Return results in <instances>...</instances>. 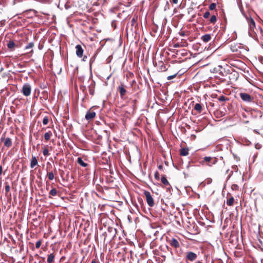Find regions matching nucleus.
<instances>
[{"mask_svg": "<svg viewBox=\"0 0 263 263\" xmlns=\"http://www.w3.org/2000/svg\"><path fill=\"white\" fill-rule=\"evenodd\" d=\"M57 191L55 189H52L49 192L50 195L55 196L57 195Z\"/></svg>", "mask_w": 263, "mask_h": 263, "instance_id": "obj_30", "label": "nucleus"}, {"mask_svg": "<svg viewBox=\"0 0 263 263\" xmlns=\"http://www.w3.org/2000/svg\"><path fill=\"white\" fill-rule=\"evenodd\" d=\"M87 57L86 55H84V57H83V59H82V61H86L87 60Z\"/></svg>", "mask_w": 263, "mask_h": 263, "instance_id": "obj_44", "label": "nucleus"}, {"mask_svg": "<svg viewBox=\"0 0 263 263\" xmlns=\"http://www.w3.org/2000/svg\"><path fill=\"white\" fill-rule=\"evenodd\" d=\"M218 100L220 102H223L227 100V98L224 96H221L218 98Z\"/></svg>", "mask_w": 263, "mask_h": 263, "instance_id": "obj_37", "label": "nucleus"}, {"mask_svg": "<svg viewBox=\"0 0 263 263\" xmlns=\"http://www.w3.org/2000/svg\"><path fill=\"white\" fill-rule=\"evenodd\" d=\"M12 145V142L10 138H7L5 139L4 141V145L7 147H9L11 146Z\"/></svg>", "mask_w": 263, "mask_h": 263, "instance_id": "obj_16", "label": "nucleus"}, {"mask_svg": "<svg viewBox=\"0 0 263 263\" xmlns=\"http://www.w3.org/2000/svg\"><path fill=\"white\" fill-rule=\"evenodd\" d=\"M179 263H182V262H180Z\"/></svg>", "mask_w": 263, "mask_h": 263, "instance_id": "obj_53", "label": "nucleus"}, {"mask_svg": "<svg viewBox=\"0 0 263 263\" xmlns=\"http://www.w3.org/2000/svg\"><path fill=\"white\" fill-rule=\"evenodd\" d=\"M242 202L244 203V206H246V201L244 200V198L242 199V200H240V201L238 202V200L236 199V201H235L234 203L236 204H237L239 206H242Z\"/></svg>", "mask_w": 263, "mask_h": 263, "instance_id": "obj_23", "label": "nucleus"}, {"mask_svg": "<svg viewBox=\"0 0 263 263\" xmlns=\"http://www.w3.org/2000/svg\"><path fill=\"white\" fill-rule=\"evenodd\" d=\"M162 168H163V166H162V165H159L158 166V168H159V170H161V169H162Z\"/></svg>", "mask_w": 263, "mask_h": 263, "instance_id": "obj_48", "label": "nucleus"}, {"mask_svg": "<svg viewBox=\"0 0 263 263\" xmlns=\"http://www.w3.org/2000/svg\"><path fill=\"white\" fill-rule=\"evenodd\" d=\"M210 15V13L209 11H206L203 14V16L204 18H207L209 17Z\"/></svg>", "mask_w": 263, "mask_h": 263, "instance_id": "obj_39", "label": "nucleus"}, {"mask_svg": "<svg viewBox=\"0 0 263 263\" xmlns=\"http://www.w3.org/2000/svg\"><path fill=\"white\" fill-rule=\"evenodd\" d=\"M117 90L119 91L120 97L122 99L125 98V96L127 92L126 90V86L123 83H121L117 88Z\"/></svg>", "mask_w": 263, "mask_h": 263, "instance_id": "obj_3", "label": "nucleus"}, {"mask_svg": "<svg viewBox=\"0 0 263 263\" xmlns=\"http://www.w3.org/2000/svg\"><path fill=\"white\" fill-rule=\"evenodd\" d=\"M168 243L170 246L176 249L180 247V243L179 241L175 238H173L168 240Z\"/></svg>", "mask_w": 263, "mask_h": 263, "instance_id": "obj_7", "label": "nucleus"}, {"mask_svg": "<svg viewBox=\"0 0 263 263\" xmlns=\"http://www.w3.org/2000/svg\"><path fill=\"white\" fill-rule=\"evenodd\" d=\"M51 135H52V133L50 131L46 133L44 135V138H45V140L47 141H48L50 139Z\"/></svg>", "mask_w": 263, "mask_h": 263, "instance_id": "obj_22", "label": "nucleus"}, {"mask_svg": "<svg viewBox=\"0 0 263 263\" xmlns=\"http://www.w3.org/2000/svg\"><path fill=\"white\" fill-rule=\"evenodd\" d=\"M138 199L139 201L140 202V200L142 199V198H138Z\"/></svg>", "mask_w": 263, "mask_h": 263, "instance_id": "obj_51", "label": "nucleus"}, {"mask_svg": "<svg viewBox=\"0 0 263 263\" xmlns=\"http://www.w3.org/2000/svg\"><path fill=\"white\" fill-rule=\"evenodd\" d=\"M235 202L234 198H228L227 200V204L229 206H232Z\"/></svg>", "mask_w": 263, "mask_h": 263, "instance_id": "obj_24", "label": "nucleus"}, {"mask_svg": "<svg viewBox=\"0 0 263 263\" xmlns=\"http://www.w3.org/2000/svg\"><path fill=\"white\" fill-rule=\"evenodd\" d=\"M37 163L38 162L35 156H32L30 163L31 168L34 167L36 165H37Z\"/></svg>", "mask_w": 263, "mask_h": 263, "instance_id": "obj_14", "label": "nucleus"}, {"mask_svg": "<svg viewBox=\"0 0 263 263\" xmlns=\"http://www.w3.org/2000/svg\"><path fill=\"white\" fill-rule=\"evenodd\" d=\"M217 162V159L215 157H205L201 163L202 164L205 163L207 165L211 166L212 165L216 164Z\"/></svg>", "mask_w": 263, "mask_h": 263, "instance_id": "obj_2", "label": "nucleus"}, {"mask_svg": "<svg viewBox=\"0 0 263 263\" xmlns=\"http://www.w3.org/2000/svg\"><path fill=\"white\" fill-rule=\"evenodd\" d=\"M7 47L10 50H13L14 47H15V44L12 41H9V42L7 44Z\"/></svg>", "mask_w": 263, "mask_h": 263, "instance_id": "obj_19", "label": "nucleus"}, {"mask_svg": "<svg viewBox=\"0 0 263 263\" xmlns=\"http://www.w3.org/2000/svg\"><path fill=\"white\" fill-rule=\"evenodd\" d=\"M247 21L250 31H254V28H255V23L254 20L251 17L247 18Z\"/></svg>", "mask_w": 263, "mask_h": 263, "instance_id": "obj_8", "label": "nucleus"}, {"mask_svg": "<svg viewBox=\"0 0 263 263\" xmlns=\"http://www.w3.org/2000/svg\"><path fill=\"white\" fill-rule=\"evenodd\" d=\"M91 62H92V60L91 59V60H90V65H91Z\"/></svg>", "mask_w": 263, "mask_h": 263, "instance_id": "obj_52", "label": "nucleus"}, {"mask_svg": "<svg viewBox=\"0 0 263 263\" xmlns=\"http://www.w3.org/2000/svg\"><path fill=\"white\" fill-rule=\"evenodd\" d=\"M10 187L7 182L5 183V191L6 196H8L7 193L10 191Z\"/></svg>", "mask_w": 263, "mask_h": 263, "instance_id": "obj_26", "label": "nucleus"}, {"mask_svg": "<svg viewBox=\"0 0 263 263\" xmlns=\"http://www.w3.org/2000/svg\"><path fill=\"white\" fill-rule=\"evenodd\" d=\"M77 162L81 166H83V167H86L87 165V164L85 163L83 160H82V159L80 157H79L78 158V160H77Z\"/></svg>", "mask_w": 263, "mask_h": 263, "instance_id": "obj_20", "label": "nucleus"}, {"mask_svg": "<svg viewBox=\"0 0 263 263\" xmlns=\"http://www.w3.org/2000/svg\"><path fill=\"white\" fill-rule=\"evenodd\" d=\"M131 103L132 104V106L133 107V110H134L136 107V100H132L131 101Z\"/></svg>", "mask_w": 263, "mask_h": 263, "instance_id": "obj_36", "label": "nucleus"}, {"mask_svg": "<svg viewBox=\"0 0 263 263\" xmlns=\"http://www.w3.org/2000/svg\"><path fill=\"white\" fill-rule=\"evenodd\" d=\"M76 54L79 58H82L83 55L84 50L80 45H77L76 46Z\"/></svg>", "mask_w": 263, "mask_h": 263, "instance_id": "obj_9", "label": "nucleus"}, {"mask_svg": "<svg viewBox=\"0 0 263 263\" xmlns=\"http://www.w3.org/2000/svg\"><path fill=\"white\" fill-rule=\"evenodd\" d=\"M188 31L180 30V31L179 32V34L181 36H184L187 35H189Z\"/></svg>", "mask_w": 263, "mask_h": 263, "instance_id": "obj_31", "label": "nucleus"}, {"mask_svg": "<svg viewBox=\"0 0 263 263\" xmlns=\"http://www.w3.org/2000/svg\"><path fill=\"white\" fill-rule=\"evenodd\" d=\"M161 180L162 183L163 184H164L165 185H167L169 184V183H168L167 180L166 179V177H165V176H162Z\"/></svg>", "mask_w": 263, "mask_h": 263, "instance_id": "obj_25", "label": "nucleus"}, {"mask_svg": "<svg viewBox=\"0 0 263 263\" xmlns=\"http://www.w3.org/2000/svg\"><path fill=\"white\" fill-rule=\"evenodd\" d=\"M2 172H3V167H2V166L0 165V176L2 175Z\"/></svg>", "mask_w": 263, "mask_h": 263, "instance_id": "obj_47", "label": "nucleus"}, {"mask_svg": "<svg viewBox=\"0 0 263 263\" xmlns=\"http://www.w3.org/2000/svg\"><path fill=\"white\" fill-rule=\"evenodd\" d=\"M189 151L188 148H181L180 149V155L182 156H186L189 155Z\"/></svg>", "mask_w": 263, "mask_h": 263, "instance_id": "obj_13", "label": "nucleus"}, {"mask_svg": "<svg viewBox=\"0 0 263 263\" xmlns=\"http://www.w3.org/2000/svg\"><path fill=\"white\" fill-rule=\"evenodd\" d=\"M177 74H175L174 75L168 76L167 78V80H171L174 78H175L176 77Z\"/></svg>", "mask_w": 263, "mask_h": 263, "instance_id": "obj_40", "label": "nucleus"}, {"mask_svg": "<svg viewBox=\"0 0 263 263\" xmlns=\"http://www.w3.org/2000/svg\"><path fill=\"white\" fill-rule=\"evenodd\" d=\"M197 255L196 253L193 252H188L186 253L185 256V260L187 263L188 261H193L196 259Z\"/></svg>", "mask_w": 263, "mask_h": 263, "instance_id": "obj_5", "label": "nucleus"}, {"mask_svg": "<svg viewBox=\"0 0 263 263\" xmlns=\"http://www.w3.org/2000/svg\"><path fill=\"white\" fill-rule=\"evenodd\" d=\"M146 197H151L149 193L146 192L145 194Z\"/></svg>", "mask_w": 263, "mask_h": 263, "instance_id": "obj_46", "label": "nucleus"}, {"mask_svg": "<svg viewBox=\"0 0 263 263\" xmlns=\"http://www.w3.org/2000/svg\"><path fill=\"white\" fill-rule=\"evenodd\" d=\"M180 43L181 47H187L188 46L187 42L184 39H182Z\"/></svg>", "mask_w": 263, "mask_h": 263, "instance_id": "obj_27", "label": "nucleus"}, {"mask_svg": "<svg viewBox=\"0 0 263 263\" xmlns=\"http://www.w3.org/2000/svg\"><path fill=\"white\" fill-rule=\"evenodd\" d=\"M91 263H97L96 259L92 260Z\"/></svg>", "mask_w": 263, "mask_h": 263, "instance_id": "obj_49", "label": "nucleus"}, {"mask_svg": "<svg viewBox=\"0 0 263 263\" xmlns=\"http://www.w3.org/2000/svg\"><path fill=\"white\" fill-rule=\"evenodd\" d=\"M41 243H42V241L41 240L37 241L35 244L36 248H37V249L40 248V247H41Z\"/></svg>", "mask_w": 263, "mask_h": 263, "instance_id": "obj_38", "label": "nucleus"}, {"mask_svg": "<svg viewBox=\"0 0 263 263\" xmlns=\"http://www.w3.org/2000/svg\"><path fill=\"white\" fill-rule=\"evenodd\" d=\"M154 176H155V178L156 180H159V174L158 172H155Z\"/></svg>", "mask_w": 263, "mask_h": 263, "instance_id": "obj_41", "label": "nucleus"}, {"mask_svg": "<svg viewBox=\"0 0 263 263\" xmlns=\"http://www.w3.org/2000/svg\"><path fill=\"white\" fill-rule=\"evenodd\" d=\"M49 119L47 116H45L43 120V124L44 125H47L48 123Z\"/></svg>", "mask_w": 263, "mask_h": 263, "instance_id": "obj_32", "label": "nucleus"}, {"mask_svg": "<svg viewBox=\"0 0 263 263\" xmlns=\"http://www.w3.org/2000/svg\"><path fill=\"white\" fill-rule=\"evenodd\" d=\"M174 4H177L178 3V0H170Z\"/></svg>", "mask_w": 263, "mask_h": 263, "instance_id": "obj_43", "label": "nucleus"}, {"mask_svg": "<svg viewBox=\"0 0 263 263\" xmlns=\"http://www.w3.org/2000/svg\"><path fill=\"white\" fill-rule=\"evenodd\" d=\"M31 87L30 84L26 83L24 84L22 89V92L25 96H29L30 95Z\"/></svg>", "mask_w": 263, "mask_h": 263, "instance_id": "obj_4", "label": "nucleus"}, {"mask_svg": "<svg viewBox=\"0 0 263 263\" xmlns=\"http://www.w3.org/2000/svg\"><path fill=\"white\" fill-rule=\"evenodd\" d=\"M89 93H90V95H93V94H94V90L90 89L89 90Z\"/></svg>", "mask_w": 263, "mask_h": 263, "instance_id": "obj_45", "label": "nucleus"}, {"mask_svg": "<svg viewBox=\"0 0 263 263\" xmlns=\"http://www.w3.org/2000/svg\"><path fill=\"white\" fill-rule=\"evenodd\" d=\"M217 21V17L215 15H212L210 19V23L211 24H215Z\"/></svg>", "mask_w": 263, "mask_h": 263, "instance_id": "obj_28", "label": "nucleus"}, {"mask_svg": "<svg viewBox=\"0 0 263 263\" xmlns=\"http://www.w3.org/2000/svg\"><path fill=\"white\" fill-rule=\"evenodd\" d=\"M55 258V254L54 253H51L48 255L47 262L48 263H52L54 261Z\"/></svg>", "mask_w": 263, "mask_h": 263, "instance_id": "obj_15", "label": "nucleus"}, {"mask_svg": "<svg viewBox=\"0 0 263 263\" xmlns=\"http://www.w3.org/2000/svg\"><path fill=\"white\" fill-rule=\"evenodd\" d=\"M165 200H164L163 198H161V202L162 203H163L165 204L166 206H174V205L172 203L168 202L167 200L169 199V198H165Z\"/></svg>", "mask_w": 263, "mask_h": 263, "instance_id": "obj_17", "label": "nucleus"}, {"mask_svg": "<svg viewBox=\"0 0 263 263\" xmlns=\"http://www.w3.org/2000/svg\"><path fill=\"white\" fill-rule=\"evenodd\" d=\"M47 177L50 180H52L54 178V174L52 172L47 173Z\"/></svg>", "mask_w": 263, "mask_h": 263, "instance_id": "obj_29", "label": "nucleus"}, {"mask_svg": "<svg viewBox=\"0 0 263 263\" xmlns=\"http://www.w3.org/2000/svg\"><path fill=\"white\" fill-rule=\"evenodd\" d=\"M117 234V230L116 228L109 227L106 232H104V235L105 236V239L108 238L109 239H114Z\"/></svg>", "mask_w": 263, "mask_h": 263, "instance_id": "obj_1", "label": "nucleus"}, {"mask_svg": "<svg viewBox=\"0 0 263 263\" xmlns=\"http://www.w3.org/2000/svg\"><path fill=\"white\" fill-rule=\"evenodd\" d=\"M201 40L204 43H207L211 40V35L210 34H206L202 36Z\"/></svg>", "mask_w": 263, "mask_h": 263, "instance_id": "obj_12", "label": "nucleus"}, {"mask_svg": "<svg viewBox=\"0 0 263 263\" xmlns=\"http://www.w3.org/2000/svg\"><path fill=\"white\" fill-rule=\"evenodd\" d=\"M159 70L161 71H164L167 70V68L166 67V66L165 64L163 62H160L159 63Z\"/></svg>", "mask_w": 263, "mask_h": 263, "instance_id": "obj_18", "label": "nucleus"}, {"mask_svg": "<svg viewBox=\"0 0 263 263\" xmlns=\"http://www.w3.org/2000/svg\"><path fill=\"white\" fill-rule=\"evenodd\" d=\"M240 97L243 101L246 102H249L252 101L251 96L247 93H240Z\"/></svg>", "mask_w": 263, "mask_h": 263, "instance_id": "obj_10", "label": "nucleus"}, {"mask_svg": "<svg viewBox=\"0 0 263 263\" xmlns=\"http://www.w3.org/2000/svg\"><path fill=\"white\" fill-rule=\"evenodd\" d=\"M216 5L215 3H212L209 6V9L210 10H213L216 8Z\"/></svg>", "mask_w": 263, "mask_h": 263, "instance_id": "obj_33", "label": "nucleus"}, {"mask_svg": "<svg viewBox=\"0 0 263 263\" xmlns=\"http://www.w3.org/2000/svg\"><path fill=\"white\" fill-rule=\"evenodd\" d=\"M174 47L175 48L181 47L180 43H177L174 44Z\"/></svg>", "mask_w": 263, "mask_h": 263, "instance_id": "obj_42", "label": "nucleus"}, {"mask_svg": "<svg viewBox=\"0 0 263 263\" xmlns=\"http://www.w3.org/2000/svg\"><path fill=\"white\" fill-rule=\"evenodd\" d=\"M133 198H129L130 200L132 202H133Z\"/></svg>", "mask_w": 263, "mask_h": 263, "instance_id": "obj_50", "label": "nucleus"}, {"mask_svg": "<svg viewBox=\"0 0 263 263\" xmlns=\"http://www.w3.org/2000/svg\"><path fill=\"white\" fill-rule=\"evenodd\" d=\"M203 105L200 103H196L194 105V109L198 114H200L202 110Z\"/></svg>", "mask_w": 263, "mask_h": 263, "instance_id": "obj_11", "label": "nucleus"}, {"mask_svg": "<svg viewBox=\"0 0 263 263\" xmlns=\"http://www.w3.org/2000/svg\"><path fill=\"white\" fill-rule=\"evenodd\" d=\"M34 46V44L32 42L29 43L28 45L25 47L26 49H29L32 48Z\"/></svg>", "mask_w": 263, "mask_h": 263, "instance_id": "obj_34", "label": "nucleus"}, {"mask_svg": "<svg viewBox=\"0 0 263 263\" xmlns=\"http://www.w3.org/2000/svg\"><path fill=\"white\" fill-rule=\"evenodd\" d=\"M96 112L90 109L86 112L85 115V119L87 121H90L96 117Z\"/></svg>", "mask_w": 263, "mask_h": 263, "instance_id": "obj_6", "label": "nucleus"}, {"mask_svg": "<svg viewBox=\"0 0 263 263\" xmlns=\"http://www.w3.org/2000/svg\"><path fill=\"white\" fill-rule=\"evenodd\" d=\"M146 199L147 203L149 206L152 207L154 205V201L153 198H146Z\"/></svg>", "mask_w": 263, "mask_h": 263, "instance_id": "obj_21", "label": "nucleus"}, {"mask_svg": "<svg viewBox=\"0 0 263 263\" xmlns=\"http://www.w3.org/2000/svg\"><path fill=\"white\" fill-rule=\"evenodd\" d=\"M43 154L45 156L49 155V151L47 148H45L43 149Z\"/></svg>", "mask_w": 263, "mask_h": 263, "instance_id": "obj_35", "label": "nucleus"}]
</instances>
